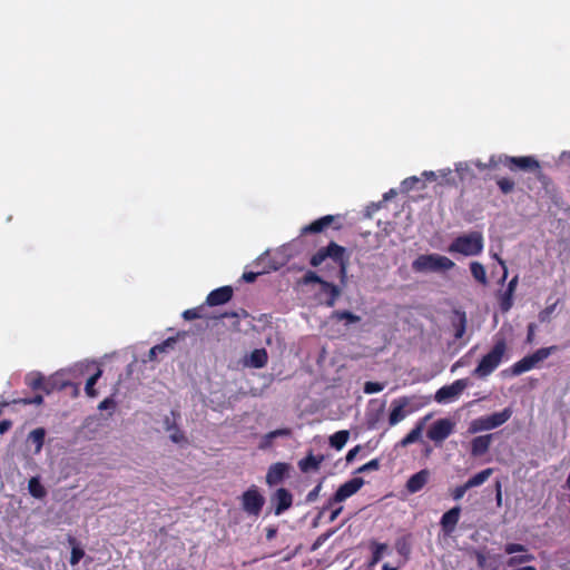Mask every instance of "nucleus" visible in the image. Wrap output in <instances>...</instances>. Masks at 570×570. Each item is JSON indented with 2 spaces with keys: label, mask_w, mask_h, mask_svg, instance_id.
<instances>
[{
  "label": "nucleus",
  "mask_w": 570,
  "mask_h": 570,
  "mask_svg": "<svg viewBox=\"0 0 570 570\" xmlns=\"http://www.w3.org/2000/svg\"><path fill=\"white\" fill-rule=\"evenodd\" d=\"M484 238L481 232L473 230L458 236L448 247L450 254L463 256H478L483 252Z\"/></svg>",
  "instance_id": "f257e3e1"
},
{
  "label": "nucleus",
  "mask_w": 570,
  "mask_h": 570,
  "mask_svg": "<svg viewBox=\"0 0 570 570\" xmlns=\"http://www.w3.org/2000/svg\"><path fill=\"white\" fill-rule=\"evenodd\" d=\"M505 350V341L503 338L498 340L491 351L481 358L472 374L478 379H485L491 375L501 364Z\"/></svg>",
  "instance_id": "f03ea898"
},
{
  "label": "nucleus",
  "mask_w": 570,
  "mask_h": 570,
  "mask_svg": "<svg viewBox=\"0 0 570 570\" xmlns=\"http://www.w3.org/2000/svg\"><path fill=\"white\" fill-rule=\"evenodd\" d=\"M454 262L440 254H423L412 262V269L416 273H439L452 269Z\"/></svg>",
  "instance_id": "7ed1b4c3"
},
{
  "label": "nucleus",
  "mask_w": 570,
  "mask_h": 570,
  "mask_svg": "<svg viewBox=\"0 0 570 570\" xmlns=\"http://www.w3.org/2000/svg\"><path fill=\"white\" fill-rule=\"evenodd\" d=\"M512 414L513 410L510 406H508L503 409L501 412H495L490 415L476 417L471 421L468 432L471 434H475L479 432L497 429L503 425L505 422H508Z\"/></svg>",
  "instance_id": "20e7f679"
},
{
  "label": "nucleus",
  "mask_w": 570,
  "mask_h": 570,
  "mask_svg": "<svg viewBox=\"0 0 570 570\" xmlns=\"http://www.w3.org/2000/svg\"><path fill=\"white\" fill-rule=\"evenodd\" d=\"M346 249L331 242L326 247L318 249L309 261V264L314 267L320 266L326 258H331L334 263L340 266V273L344 277L346 274V259H345Z\"/></svg>",
  "instance_id": "39448f33"
},
{
  "label": "nucleus",
  "mask_w": 570,
  "mask_h": 570,
  "mask_svg": "<svg viewBox=\"0 0 570 570\" xmlns=\"http://www.w3.org/2000/svg\"><path fill=\"white\" fill-rule=\"evenodd\" d=\"M558 350V346L552 345L549 347H541L534 353L524 356L511 366V373L515 376L521 375L538 366V364L547 360L552 353Z\"/></svg>",
  "instance_id": "423d86ee"
},
{
  "label": "nucleus",
  "mask_w": 570,
  "mask_h": 570,
  "mask_svg": "<svg viewBox=\"0 0 570 570\" xmlns=\"http://www.w3.org/2000/svg\"><path fill=\"white\" fill-rule=\"evenodd\" d=\"M242 508L248 514L258 517L265 504V498L261 494L256 485H252L242 494Z\"/></svg>",
  "instance_id": "0eeeda50"
},
{
  "label": "nucleus",
  "mask_w": 570,
  "mask_h": 570,
  "mask_svg": "<svg viewBox=\"0 0 570 570\" xmlns=\"http://www.w3.org/2000/svg\"><path fill=\"white\" fill-rule=\"evenodd\" d=\"M469 385V379H459L450 385L440 387L434 395V400L440 404L451 403L455 401Z\"/></svg>",
  "instance_id": "6e6552de"
},
{
  "label": "nucleus",
  "mask_w": 570,
  "mask_h": 570,
  "mask_svg": "<svg viewBox=\"0 0 570 570\" xmlns=\"http://www.w3.org/2000/svg\"><path fill=\"white\" fill-rule=\"evenodd\" d=\"M499 161L510 170L534 171L540 168L539 161L532 156L513 157L500 155Z\"/></svg>",
  "instance_id": "1a4fd4ad"
},
{
  "label": "nucleus",
  "mask_w": 570,
  "mask_h": 570,
  "mask_svg": "<svg viewBox=\"0 0 570 570\" xmlns=\"http://www.w3.org/2000/svg\"><path fill=\"white\" fill-rule=\"evenodd\" d=\"M61 373H57L52 379L51 382L45 383L43 376L38 372H31L26 375V384L31 387L32 390H43L47 393H50L51 389L55 386H59L60 389H63L67 383L59 380Z\"/></svg>",
  "instance_id": "9d476101"
},
{
  "label": "nucleus",
  "mask_w": 570,
  "mask_h": 570,
  "mask_svg": "<svg viewBox=\"0 0 570 570\" xmlns=\"http://www.w3.org/2000/svg\"><path fill=\"white\" fill-rule=\"evenodd\" d=\"M364 484L360 476L353 478L338 487L334 495L330 499V504L340 503L355 494Z\"/></svg>",
  "instance_id": "9b49d317"
},
{
  "label": "nucleus",
  "mask_w": 570,
  "mask_h": 570,
  "mask_svg": "<svg viewBox=\"0 0 570 570\" xmlns=\"http://www.w3.org/2000/svg\"><path fill=\"white\" fill-rule=\"evenodd\" d=\"M453 428L454 424L449 419H440L428 430V438L435 443H441L451 435Z\"/></svg>",
  "instance_id": "f8f14e48"
},
{
  "label": "nucleus",
  "mask_w": 570,
  "mask_h": 570,
  "mask_svg": "<svg viewBox=\"0 0 570 570\" xmlns=\"http://www.w3.org/2000/svg\"><path fill=\"white\" fill-rule=\"evenodd\" d=\"M272 503L275 504L274 513L281 515L292 507L293 495L288 490L279 488L273 494Z\"/></svg>",
  "instance_id": "ddd939ff"
},
{
  "label": "nucleus",
  "mask_w": 570,
  "mask_h": 570,
  "mask_svg": "<svg viewBox=\"0 0 570 570\" xmlns=\"http://www.w3.org/2000/svg\"><path fill=\"white\" fill-rule=\"evenodd\" d=\"M409 403L410 399L405 396L396 399L392 402V409L389 416V424L391 426L396 425L406 417L407 412L405 411V407L409 405Z\"/></svg>",
  "instance_id": "4468645a"
},
{
  "label": "nucleus",
  "mask_w": 570,
  "mask_h": 570,
  "mask_svg": "<svg viewBox=\"0 0 570 570\" xmlns=\"http://www.w3.org/2000/svg\"><path fill=\"white\" fill-rule=\"evenodd\" d=\"M233 297V288L230 286H222L212 291L206 297V305L218 306L229 302Z\"/></svg>",
  "instance_id": "2eb2a0df"
},
{
  "label": "nucleus",
  "mask_w": 570,
  "mask_h": 570,
  "mask_svg": "<svg viewBox=\"0 0 570 570\" xmlns=\"http://www.w3.org/2000/svg\"><path fill=\"white\" fill-rule=\"evenodd\" d=\"M461 514V508L459 505L453 507L441 517L440 524L445 534H451L459 522Z\"/></svg>",
  "instance_id": "dca6fc26"
},
{
  "label": "nucleus",
  "mask_w": 570,
  "mask_h": 570,
  "mask_svg": "<svg viewBox=\"0 0 570 570\" xmlns=\"http://www.w3.org/2000/svg\"><path fill=\"white\" fill-rule=\"evenodd\" d=\"M288 469L289 466L286 463L278 462L272 464L266 474V483L269 487L281 483L288 472Z\"/></svg>",
  "instance_id": "f3484780"
},
{
  "label": "nucleus",
  "mask_w": 570,
  "mask_h": 570,
  "mask_svg": "<svg viewBox=\"0 0 570 570\" xmlns=\"http://www.w3.org/2000/svg\"><path fill=\"white\" fill-rule=\"evenodd\" d=\"M430 479V471L423 469L413 475H411L406 482V490L410 493H416L421 491Z\"/></svg>",
  "instance_id": "a211bd4d"
},
{
  "label": "nucleus",
  "mask_w": 570,
  "mask_h": 570,
  "mask_svg": "<svg viewBox=\"0 0 570 570\" xmlns=\"http://www.w3.org/2000/svg\"><path fill=\"white\" fill-rule=\"evenodd\" d=\"M492 439H493V434L475 436L471 441V454L473 456L484 455L490 449Z\"/></svg>",
  "instance_id": "6ab92c4d"
},
{
  "label": "nucleus",
  "mask_w": 570,
  "mask_h": 570,
  "mask_svg": "<svg viewBox=\"0 0 570 570\" xmlns=\"http://www.w3.org/2000/svg\"><path fill=\"white\" fill-rule=\"evenodd\" d=\"M430 419V415H426L424 416L423 419H421L416 425L400 441V445L405 448V446H409L415 442H417L421 436H422V432L424 430V426H425V422Z\"/></svg>",
  "instance_id": "aec40b11"
},
{
  "label": "nucleus",
  "mask_w": 570,
  "mask_h": 570,
  "mask_svg": "<svg viewBox=\"0 0 570 570\" xmlns=\"http://www.w3.org/2000/svg\"><path fill=\"white\" fill-rule=\"evenodd\" d=\"M268 355L265 348L254 350L246 358L244 364L253 368H262L266 365Z\"/></svg>",
  "instance_id": "412c9836"
},
{
  "label": "nucleus",
  "mask_w": 570,
  "mask_h": 570,
  "mask_svg": "<svg viewBox=\"0 0 570 570\" xmlns=\"http://www.w3.org/2000/svg\"><path fill=\"white\" fill-rule=\"evenodd\" d=\"M334 220V216L326 215L323 216L309 225H306L302 228V234H316L323 232L326 227H328Z\"/></svg>",
  "instance_id": "4be33fe9"
},
{
  "label": "nucleus",
  "mask_w": 570,
  "mask_h": 570,
  "mask_svg": "<svg viewBox=\"0 0 570 570\" xmlns=\"http://www.w3.org/2000/svg\"><path fill=\"white\" fill-rule=\"evenodd\" d=\"M46 439V430L43 428H37L29 432L27 436V443L35 446L33 453L39 454L42 450Z\"/></svg>",
  "instance_id": "5701e85b"
},
{
  "label": "nucleus",
  "mask_w": 570,
  "mask_h": 570,
  "mask_svg": "<svg viewBox=\"0 0 570 570\" xmlns=\"http://www.w3.org/2000/svg\"><path fill=\"white\" fill-rule=\"evenodd\" d=\"M291 434H292V431L289 429H287V428L277 429V430H274L272 432H268L265 435H263V438L261 439L258 448L261 450H267V449L272 448L273 441L276 438L289 436Z\"/></svg>",
  "instance_id": "b1692460"
},
{
  "label": "nucleus",
  "mask_w": 570,
  "mask_h": 570,
  "mask_svg": "<svg viewBox=\"0 0 570 570\" xmlns=\"http://www.w3.org/2000/svg\"><path fill=\"white\" fill-rule=\"evenodd\" d=\"M322 292L327 296V299L325 301L326 306L333 307L341 294L338 286L325 281L322 282Z\"/></svg>",
  "instance_id": "393cba45"
},
{
  "label": "nucleus",
  "mask_w": 570,
  "mask_h": 570,
  "mask_svg": "<svg viewBox=\"0 0 570 570\" xmlns=\"http://www.w3.org/2000/svg\"><path fill=\"white\" fill-rule=\"evenodd\" d=\"M324 458L321 456H314L313 454L307 455L306 458L302 459L298 462V466L302 472L306 473L311 470H317L323 462Z\"/></svg>",
  "instance_id": "a878e982"
},
{
  "label": "nucleus",
  "mask_w": 570,
  "mask_h": 570,
  "mask_svg": "<svg viewBox=\"0 0 570 570\" xmlns=\"http://www.w3.org/2000/svg\"><path fill=\"white\" fill-rule=\"evenodd\" d=\"M411 535L410 534H406V535H403V537H400L396 541H395V549H396V552L403 557L405 560L409 559L410 554H411V550H412V546H411Z\"/></svg>",
  "instance_id": "bb28decb"
},
{
  "label": "nucleus",
  "mask_w": 570,
  "mask_h": 570,
  "mask_svg": "<svg viewBox=\"0 0 570 570\" xmlns=\"http://www.w3.org/2000/svg\"><path fill=\"white\" fill-rule=\"evenodd\" d=\"M350 432L347 430H341L330 436V445L335 450L340 451L344 448L348 441Z\"/></svg>",
  "instance_id": "cd10ccee"
},
{
  "label": "nucleus",
  "mask_w": 570,
  "mask_h": 570,
  "mask_svg": "<svg viewBox=\"0 0 570 570\" xmlns=\"http://www.w3.org/2000/svg\"><path fill=\"white\" fill-rule=\"evenodd\" d=\"M493 469L488 468L471 476L465 483L470 489L480 487L492 475Z\"/></svg>",
  "instance_id": "c85d7f7f"
},
{
  "label": "nucleus",
  "mask_w": 570,
  "mask_h": 570,
  "mask_svg": "<svg viewBox=\"0 0 570 570\" xmlns=\"http://www.w3.org/2000/svg\"><path fill=\"white\" fill-rule=\"evenodd\" d=\"M475 558H476L478 566L481 569L497 570V568H498V564H497L498 558L497 557L485 556L482 552H476Z\"/></svg>",
  "instance_id": "c756f323"
},
{
  "label": "nucleus",
  "mask_w": 570,
  "mask_h": 570,
  "mask_svg": "<svg viewBox=\"0 0 570 570\" xmlns=\"http://www.w3.org/2000/svg\"><path fill=\"white\" fill-rule=\"evenodd\" d=\"M332 320L345 321V325L361 322V317L350 311H334L331 315Z\"/></svg>",
  "instance_id": "7c9ffc66"
},
{
  "label": "nucleus",
  "mask_w": 570,
  "mask_h": 570,
  "mask_svg": "<svg viewBox=\"0 0 570 570\" xmlns=\"http://www.w3.org/2000/svg\"><path fill=\"white\" fill-rule=\"evenodd\" d=\"M455 171L458 173L462 181L475 178V175L472 169V164L469 161H460L455 164Z\"/></svg>",
  "instance_id": "2f4dec72"
},
{
  "label": "nucleus",
  "mask_w": 570,
  "mask_h": 570,
  "mask_svg": "<svg viewBox=\"0 0 570 570\" xmlns=\"http://www.w3.org/2000/svg\"><path fill=\"white\" fill-rule=\"evenodd\" d=\"M28 490L29 493L36 499H42L47 494L46 489L37 476H33L29 480Z\"/></svg>",
  "instance_id": "473e14b6"
},
{
  "label": "nucleus",
  "mask_w": 570,
  "mask_h": 570,
  "mask_svg": "<svg viewBox=\"0 0 570 570\" xmlns=\"http://www.w3.org/2000/svg\"><path fill=\"white\" fill-rule=\"evenodd\" d=\"M175 343H176L175 338L169 337L166 341H164L163 343L153 346L149 350L148 360L149 361L156 360L157 354L167 352L169 348H171L174 346Z\"/></svg>",
  "instance_id": "72a5a7b5"
},
{
  "label": "nucleus",
  "mask_w": 570,
  "mask_h": 570,
  "mask_svg": "<svg viewBox=\"0 0 570 570\" xmlns=\"http://www.w3.org/2000/svg\"><path fill=\"white\" fill-rule=\"evenodd\" d=\"M371 548H372V558L368 562V566L373 567V566L377 564L381 561V559L383 558V553L387 550V544L373 541L371 543Z\"/></svg>",
  "instance_id": "f704fd0d"
},
{
  "label": "nucleus",
  "mask_w": 570,
  "mask_h": 570,
  "mask_svg": "<svg viewBox=\"0 0 570 570\" xmlns=\"http://www.w3.org/2000/svg\"><path fill=\"white\" fill-rule=\"evenodd\" d=\"M470 271L475 281L485 285L488 283L487 272L484 266L479 262H472L470 264Z\"/></svg>",
  "instance_id": "c9c22d12"
},
{
  "label": "nucleus",
  "mask_w": 570,
  "mask_h": 570,
  "mask_svg": "<svg viewBox=\"0 0 570 570\" xmlns=\"http://www.w3.org/2000/svg\"><path fill=\"white\" fill-rule=\"evenodd\" d=\"M535 557L532 553H522L512 556L508 559L507 566L510 568L517 567L519 564L529 563L534 561Z\"/></svg>",
  "instance_id": "e433bc0d"
},
{
  "label": "nucleus",
  "mask_w": 570,
  "mask_h": 570,
  "mask_svg": "<svg viewBox=\"0 0 570 570\" xmlns=\"http://www.w3.org/2000/svg\"><path fill=\"white\" fill-rule=\"evenodd\" d=\"M513 292L505 291L500 296V309L505 313L511 309L513 305Z\"/></svg>",
  "instance_id": "4c0bfd02"
},
{
  "label": "nucleus",
  "mask_w": 570,
  "mask_h": 570,
  "mask_svg": "<svg viewBox=\"0 0 570 570\" xmlns=\"http://www.w3.org/2000/svg\"><path fill=\"white\" fill-rule=\"evenodd\" d=\"M101 374H102V371L100 368H98L97 372L87 380L85 391L88 396H91V397L96 396V391H95L94 386L97 383V381L100 379Z\"/></svg>",
  "instance_id": "58836bf2"
},
{
  "label": "nucleus",
  "mask_w": 570,
  "mask_h": 570,
  "mask_svg": "<svg viewBox=\"0 0 570 570\" xmlns=\"http://www.w3.org/2000/svg\"><path fill=\"white\" fill-rule=\"evenodd\" d=\"M336 532V529H331L326 531L325 533H322L316 538V540L313 542L311 547V551L318 550L334 533Z\"/></svg>",
  "instance_id": "ea45409f"
},
{
  "label": "nucleus",
  "mask_w": 570,
  "mask_h": 570,
  "mask_svg": "<svg viewBox=\"0 0 570 570\" xmlns=\"http://www.w3.org/2000/svg\"><path fill=\"white\" fill-rule=\"evenodd\" d=\"M179 413L176 411H171L170 415H166L164 419V428L167 432H170L175 428H177V420L179 419Z\"/></svg>",
  "instance_id": "a19ab883"
},
{
  "label": "nucleus",
  "mask_w": 570,
  "mask_h": 570,
  "mask_svg": "<svg viewBox=\"0 0 570 570\" xmlns=\"http://www.w3.org/2000/svg\"><path fill=\"white\" fill-rule=\"evenodd\" d=\"M420 181H421V179L416 176H411V177L405 178L401 183V191L407 193V191L414 189L416 184H419Z\"/></svg>",
  "instance_id": "79ce46f5"
},
{
  "label": "nucleus",
  "mask_w": 570,
  "mask_h": 570,
  "mask_svg": "<svg viewBox=\"0 0 570 570\" xmlns=\"http://www.w3.org/2000/svg\"><path fill=\"white\" fill-rule=\"evenodd\" d=\"M504 552L507 554H514V553H519V552L529 553L527 546L521 544V543H507L504 546Z\"/></svg>",
  "instance_id": "37998d69"
},
{
  "label": "nucleus",
  "mask_w": 570,
  "mask_h": 570,
  "mask_svg": "<svg viewBox=\"0 0 570 570\" xmlns=\"http://www.w3.org/2000/svg\"><path fill=\"white\" fill-rule=\"evenodd\" d=\"M465 326H466V320H465V315L462 314L460 316V318L458 320L456 323H454V328H455V332H454V337L456 340L461 338L464 333H465Z\"/></svg>",
  "instance_id": "c03bdc74"
},
{
  "label": "nucleus",
  "mask_w": 570,
  "mask_h": 570,
  "mask_svg": "<svg viewBox=\"0 0 570 570\" xmlns=\"http://www.w3.org/2000/svg\"><path fill=\"white\" fill-rule=\"evenodd\" d=\"M380 460L373 459L368 461L367 463L363 464L356 470V473H366L370 471H377L380 469Z\"/></svg>",
  "instance_id": "a18cd8bd"
},
{
  "label": "nucleus",
  "mask_w": 570,
  "mask_h": 570,
  "mask_svg": "<svg viewBox=\"0 0 570 570\" xmlns=\"http://www.w3.org/2000/svg\"><path fill=\"white\" fill-rule=\"evenodd\" d=\"M500 190L503 193V194H509L513 190L514 188V181L510 178H500L498 181H497Z\"/></svg>",
  "instance_id": "49530a36"
},
{
  "label": "nucleus",
  "mask_w": 570,
  "mask_h": 570,
  "mask_svg": "<svg viewBox=\"0 0 570 570\" xmlns=\"http://www.w3.org/2000/svg\"><path fill=\"white\" fill-rule=\"evenodd\" d=\"M471 164H472V166H475L480 170H483V169H487V168H495L500 164V161H499V156L498 157L497 156H492L488 164H483L480 160L471 161Z\"/></svg>",
  "instance_id": "de8ad7c7"
},
{
  "label": "nucleus",
  "mask_w": 570,
  "mask_h": 570,
  "mask_svg": "<svg viewBox=\"0 0 570 570\" xmlns=\"http://www.w3.org/2000/svg\"><path fill=\"white\" fill-rule=\"evenodd\" d=\"M383 389H384V384L370 381L364 384L363 390H364V393H366V394H374V393L381 392Z\"/></svg>",
  "instance_id": "09e8293b"
},
{
  "label": "nucleus",
  "mask_w": 570,
  "mask_h": 570,
  "mask_svg": "<svg viewBox=\"0 0 570 570\" xmlns=\"http://www.w3.org/2000/svg\"><path fill=\"white\" fill-rule=\"evenodd\" d=\"M85 551L80 547H72L70 556V564L76 566L83 558Z\"/></svg>",
  "instance_id": "8fccbe9b"
},
{
  "label": "nucleus",
  "mask_w": 570,
  "mask_h": 570,
  "mask_svg": "<svg viewBox=\"0 0 570 570\" xmlns=\"http://www.w3.org/2000/svg\"><path fill=\"white\" fill-rule=\"evenodd\" d=\"M203 307L189 308L183 312V317L186 321H193L202 317L200 311Z\"/></svg>",
  "instance_id": "3c124183"
},
{
  "label": "nucleus",
  "mask_w": 570,
  "mask_h": 570,
  "mask_svg": "<svg viewBox=\"0 0 570 570\" xmlns=\"http://www.w3.org/2000/svg\"><path fill=\"white\" fill-rule=\"evenodd\" d=\"M468 490H470V488L468 487V484H466V483H464V484H462V485L456 487V488L452 491L451 497H452V499H453L454 501H459V500H461V499L464 497V494H465V492H466Z\"/></svg>",
  "instance_id": "603ef678"
},
{
  "label": "nucleus",
  "mask_w": 570,
  "mask_h": 570,
  "mask_svg": "<svg viewBox=\"0 0 570 570\" xmlns=\"http://www.w3.org/2000/svg\"><path fill=\"white\" fill-rule=\"evenodd\" d=\"M322 282L325 281L322 279L315 272L312 271L306 272V274L303 277L304 284L318 283L322 286Z\"/></svg>",
  "instance_id": "864d4df0"
},
{
  "label": "nucleus",
  "mask_w": 570,
  "mask_h": 570,
  "mask_svg": "<svg viewBox=\"0 0 570 570\" xmlns=\"http://www.w3.org/2000/svg\"><path fill=\"white\" fill-rule=\"evenodd\" d=\"M169 439L171 442L177 444L183 443L186 440L184 433L178 429V426L169 432Z\"/></svg>",
  "instance_id": "5fc2aeb1"
},
{
  "label": "nucleus",
  "mask_w": 570,
  "mask_h": 570,
  "mask_svg": "<svg viewBox=\"0 0 570 570\" xmlns=\"http://www.w3.org/2000/svg\"><path fill=\"white\" fill-rule=\"evenodd\" d=\"M556 305L557 304H552L550 306H547L544 309H542L538 317L540 320V322L544 323V322H548L549 318H550V315L553 313L554 308H556Z\"/></svg>",
  "instance_id": "6e6d98bb"
},
{
  "label": "nucleus",
  "mask_w": 570,
  "mask_h": 570,
  "mask_svg": "<svg viewBox=\"0 0 570 570\" xmlns=\"http://www.w3.org/2000/svg\"><path fill=\"white\" fill-rule=\"evenodd\" d=\"M322 490V481L313 489L311 490L306 495V502L312 503L317 500L320 492Z\"/></svg>",
  "instance_id": "4d7b16f0"
},
{
  "label": "nucleus",
  "mask_w": 570,
  "mask_h": 570,
  "mask_svg": "<svg viewBox=\"0 0 570 570\" xmlns=\"http://www.w3.org/2000/svg\"><path fill=\"white\" fill-rule=\"evenodd\" d=\"M535 330H537V325L534 323H530L528 325L527 340H525L527 343L531 344L534 341Z\"/></svg>",
  "instance_id": "13d9d810"
},
{
  "label": "nucleus",
  "mask_w": 570,
  "mask_h": 570,
  "mask_svg": "<svg viewBox=\"0 0 570 570\" xmlns=\"http://www.w3.org/2000/svg\"><path fill=\"white\" fill-rule=\"evenodd\" d=\"M115 406H116V403H115L114 399L107 397L102 402H100L98 409L104 411V410L114 409Z\"/></svg>",
  "instance_id": "bf43d9fd"
},
{
  "label": "nucleus",
  "mask_w": 570,
  "mask_h": 570,
  "mask_svg": "<svg viewBox=\"0 0 570 570\" xmlns=\"http://www.w3.org/2000/svg\"><path fill=\"white\" fill-rule=\"evenodd\" d=\"M361 449H362V445H360V444H358V445H356V446H354L353 449H351V450L347 452V454H346V458H345V459H346V462H347V463L353 462V461H354V459H355V456L357 455V453L361 451Z\"/></svg>",
  "instance_id": "052dcab7"
},
{
  "label": "nucleus",
  "mask_w": 570,
  "mask_h": 570,
  "mask_svg": "<svg viewBox=\"0 0 570 570\" xmlns=\"http://www.w3.org/2000/svg\"><path fill=\"white\" fill-rule=\"evenodd\" d=\"M261 274V272L254 273V272H245L242 276L243 281L246 283H253L257 278V276Z\"/></svg>",
  "instance_id": "680f3d73"
},
{
  "label": "nucleus",
  "mask_w": 570,
  "mask_h": 570,
  "mask_svg": "<svg viewBox=\"0 0 570 570\" xmlns=\"http://www.w3.org/2000/svg\"><path fill=\"white\" fill-rule=\"evenodd\" d=\"M21 402L24 403V404H37V405H39V404H41L43 402V397H42V395H36L32 399H23V400H21Z\"/></svg>",
  "instance_id": "e2e57ef3"
},
{
  "label": "nucleus",
  "mask_w": 570,
  "mask_h": 570,
  "mask_svg": "<svg viewBox=\"0 0 570 570\" xmlns=\"http://www.w3.org/2000/svg\"><path fill=\"white\" fill-rule=\"evenodd\" d=\"M12 426V422L10 420L0 421V434H4Z\"/></svg>",
  "instance_id": "0e129e2a"
},
{
  "label": "nucleus",
  "mask_w": 570,
  "mask_h": 570,
  "mask_svg": "<svg viewBox=\"0 0 570 570\" xmlns=\"http://www.w3.org/2000/svg\"><path fill=\"white\" fill-rule=\"evenodd\" d=\"M495 501H497L498 507H500L502 504V491H501L500 482L497 483V488H495Z\"/></svg>",
  "instance_id": "69168bd1"
},
{
  "label": "nucleus",
  "mask_w": 570,
  "mask_h": 570,
  "mask_svg": "<svg viewBox=\"0 0 570 570\" xmlns=\"http://www.w3.org/2000/svg\"><path fill=\"white\" fill-rule=\"evenodd\" d=\"M342 511H343V507H337L334 510H332V512L330 514V518H328V521L330 522L335 521L337 519V517L341 514Z\"/></svg>",
  "instance_id": "338daca9"
},
{
  "label": "nucleus",
  "mask_w": 570,
  "mask_h": 570,
  "mask_svg": "<svg viewBox=\"0 0 570 570\" xmlns=\"http://www.w3.org/2000/svg\"><path fill=\"white\" fill-rule=\"evenodd\" d=\"M276 534H277L276 528L271 527V528L266 529V539L268 541L273 540L276 537Z\"/></svg>",
  "instance_id": "774afa93"
}]
</instances>
